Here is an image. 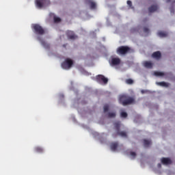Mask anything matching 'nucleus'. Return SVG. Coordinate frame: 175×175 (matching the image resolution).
Returning a JSON list of instances; mask_svg holds the SVG:
<instances>
[{
	"instance_id": "nucleus-12",
	"label": "nucleus",
	"mask_w": 175,
	"mask_h": 175,
	"mask_svg": "<svg viewBox=\"0 0 175 175\" xmlns=\"http://www.w3.org/2000/svg\"><path fill=\"white\" fill-rule=\"evenodd\" d=\"M152 58H154V59L159 60L161 59V57H162V55L161 54L160 51H156L152 53Z\"/></svg>"
},
{
	"instance_id": "nucleus-29",
	"label": "nucleus",
	"mask_w": 175,
	"mask_h": 175,
	"mask_svg": "<svg viewBox=\"0 0 175 175\" xmlns=\"http://www.w3.org/2000/svg\"><path fill=\"white\" fill-rule=\"evenodd\" d=\"M109 111V105H105L104 106V112L106 113Z\"/></svg>"
},
{
	"instance_id": "nucleus-30",
	"label": "nucleus",
	"mask_w": 175,
	"mask_h": 175,
	"mask_svg": "<svg viewBox=\"0 0 175 175\" xmlns=\"http://www.w3.org/2000/svg\"><path fill=\"white\" fill-rule=\"evenodd\" d=\"M127 5H129V6H130V8L132 6V1H127Z\"/></svg>"
},
{
	"instance_id": "nucleus-24",
	"label": "nucleus",
	"mask_w": 175,
	"mask_h": 175,
	"mask_svg": "<svg viewBox=\"0 0 175 175\" xmlns=\"http://www.w3.org/2000/svg\"><path fill=\"white\" fill-rule=\"evenodd\" d=\"M120 117H122V118H126V117H128V113H126V112H121L120 113Z\"/></svg>"
},
{
	"instance_id": "nucleus-19",
	"label": "nucleus",
	"mask_w": 175,
	"mask_h": 175,
	"mask_svg": "<svg viewBox=\"0 0 175 175\" xmlns=\"http://www.w3.org/2000/svg\"><path fill=\"white\" fill-rule=\"evenodd\" d=\"M157 85H161V87H169V83L166 82H157Z\"/></svg>"
},
{
	"instance_id": "nucleus-22",
	"label": "nucleus",
	"mask_w": 175,
	"mask_h": 175,
	"mask_svg": "<svg viewBox=\"0 0 175 175\" xmlns=\"http://www.w3.org/2000/svg\"><path fill=\"white\" fill-rule=\"evenodd\" d=\"M154 76H159V77H162V76H165V73L162 72H158V71H155L154 72Z\"/></svg>"
},
{
	"instance_id": "nucleus-11",
	"label": "nucleus",
	"mask_w": 175,
	"mask_h": 175,
	"mask_svg": "<svg viewBox=\"0 0 175 175\" xmlns=\"http://www.w3.org/2000/svg\"><path fill=\"white\" fill-rule=\"evenodd\" d=\"M38 40L40 42L42 46L44 47V49H50V44L47 43L46 41L42 40L40 37H38Z\"/></svg>"
},
{
	"instance_id": "nucleus-23",
	"label": "nucleus",
	"mask_w": 175,
	"mask_h": 175,
	"mask_svg": "<svg viewBox=\"0 0 175 175\" xmlns=\"http://www.w3.org/2000/svg\"><path fill=\"white\" fill-rule=\"evenodd\" d=\"M116 112H109V113H108V118H116Z\"/></svg>"
},
{
	"instance_id": "nucleus-6",
	"label": "nucleus",
	"mask_w": 175,
	"mask_h": 175,
	"mask_svg": "<svg viewBox=\"0 0 175 175\" xmlns=\"http://www.w3.org/2000/svg\"><path fill=\"white\" fill-rule=\"evenodd\" d=\"M96 79L98 83H103V84H107L109 83V79L102 75H98Z\"/></svg>"
},
{
	"instance_id": "nucleus-13",
	"label": "nucleus",
	"mask_w": 175,
	"mask_h": 175,
	"mask_svg": "<svg viewBox=\"0 0 175 175\" xmlns=\"http://www.w3.org/2000/svg\"><path fill=\"white\" fill-rule=\"evenodd\" d=\"M157 9H159L158 5H152L148 8L149 13H154V12H157Z\"/></svg>"
},
{
	"instance_id": "nucleus-25",
	"label": "nucleus",
	"mask_w": 175,
	"mask_h": 175,
	"mask_svg": "<svg viewBox=\"0 0 175 175\" xmlns=\"http://www.w3.org/2000/svg\"><path fill=\"white\" fill-rule=\"evenodd\" d=\"M54 22L55 23H61V18L54 16Z\"/></svg>"
},
{
	"instance_id": "nucleus-27",
	"label": "nucleus",
	"mask_w": 175,
	"mask_h": 175,
	"mask_svg": "<svg viewBox=\"0 0 175 175\" xmlns=\"http://www.w3.org/2000/svg\"><path fill=\"white\" fill-rule=\"evenodd\" d=\"M130 155L132 157L133 159H135L136 158V152H131Z\"/></svg>"
},
{
	"instance_id": "nucleus-5",
	"label": "nucleus",
	"mask_w": 175,
	"mask_h": 175,
	"mask_svg": "<svg viewBox=\"0 0 175 175\" xmlns=\"http://www.w3.org/2000/svg\"><path fill=\"white\" fill-rule=\"evenodd\" d=\"M50 4V0H36V6L39 9H42L43 6Z\"/></svg>"
},
{
	"instance_id": "nucleus-16",
	"label": "nucleus",
	"mask_w": 175,
	"mask_h": 175,
	"mask_svg": "<svg viewBox=\"0 0 175 175\" xmlns=\"http://www.w3.org/2000/svg\"><path fill=\"white\" fill-rule=\"evenodd\" d=\"M118 148V142H112L111 144V151H116Z\"/></svg>"
},
{
	"instance_id": "nucleus-33",
	"label": "nucleus",
	"mask_w": 175,
	"mask_h": 175,
	"mask_svg": "<svg viewBox=\"0 0 175 175\" xmlns=\"http://www.w3.org/2000/svg\"><path fill=\"white\" fill-rule=\"evenodd\" d=\"M161 163H159L158 164V167H161Z\"/></svg>"
},
{
	"instance_id": "nucleus-32",
	"label": "nucleus",
	"mask_w": 175,
	"mask_h": 175,
	"mask_svg": "<svg viewBox=\"0 0 175 175\" xmlns=\"http://www.w3.org/2000/svg\"><path fill=\"white\" fill-rule=\"evenodd\" d=\"M170 12H171V13L174 14V8H170Z\"/></svg>"
},
{
	"instance_id": "nucleus-4",
	"label": "nucleus",
	"mask_w": 175,
	"mask_h": 175,
	"mask_svg": "<svg viewBox=\"0 0 175 175\" xmlns=\"http://www.w3.org/2000/svg\"><path fill=\"white\" fill-rule=\"evenodd\" d=\"M73 66V60L66 58L63 63H62V68L63 69H70Z\"/></svg>"
},
{
	"instance_id": "nucleus-14",
	"label": "nucleus",
	"mask_w": 175,
	"mask_h": 175,
	"mask_svg": "<svg viewBox=\"0 0 175 175\" xmlns=\"http://www.w3.org/2000/svg\"><path fill=\"white\" fill-rule=\"evenodd\" d=\"M161 163H163V165H170V163H172V160L169 158L163 157L161 159Z\"/></svg>"
},
{
	"instance_id": "nucleus-1",
	"label": "nucleus",
	"mask_w": 175,
	"mask_h": 175,
	"mask_svg": "<svg viewBox=\"0 0 175 175\" xmlns=\"http://www.w3.org/2000/svg\"><path fill=\"white\" fill-rule=\"evenodd\" d=\"M114 127L116 131V133L113 134V137H116L117 135L119 136H121V137H126V132L125 131H120V128H121V122H116L114 123Z\"/></svg>"
},
{
	"instance_id": "nucleus-2",
	"label": "nucleus",
	"mask_w": 175,
	"mask_h": 175,
	"mask_svg": "<svg viewBox=\"0 0 175 175\" xmlns=\"http://www.w3.org/2000/svg\"><path fill=\"white\" fill-rule=\"evenodd\" d=\"M116 52L120 55H125L129 53H133V51H132V49H131V48L128 46H121L117 49Z\"/></svg>"
},
{
	"instance_id": "nucleus-8",
	"label": "nucleus",
	"mask_w": 175,
	"mask_h": 175,
	"mask_svg": "<svg viewBox=\"0 0 175 175\" xmlns=\"http://www.w3.org/2000/svg\"><path fill=\"white\" fill-rule=\"evenodd\" d=\"M66 36L68 39H70L71 40H75V39L77 38V36L75 35V33L72 31H68L66 32Z\"/></svg>"
},
{
	"instance_id": "nucleus-7",
	"label": "nucleus",
	"mask_w": 175,
	"mask_h": 175,
	"mask_svg": "<svg viewBox=\"0 0 175 175\" xmlns=\"http://www.w3.org/2000/svg\"><path fill=\"white\" fill-rule=\"evenodd\" d=\"M86 2L92 10H95V9H96V3L95 1L92 0H86Z\"/></svg>"
},
{
	"instance_id": "nucleus-26",
	"label": "nucleus",
	"mask_w": 175,
	"mask_h": 175,
	"mask_svg": "<svg viewBox=\"0 0 175 175\" xmlns=\"http://www.w3.org/2000/svg\"><path fill=\"white\" fill-rule=\"evenodd\" d=\"M126 84H133V79H128L126 80Z\"/></svg>"
},
{
	"instance_id": "nucleus-15",
	"label": "nucleus",
	"mask_w": 175,
	"mask_h": 175,
	"mask_svg": "<svg viewBox=\"0 0 175 175\" xmlns=\"http://www.w3.org/2000/svg\"><path fill=\"white\" fill-rule=\"evenodd\" d=\"M144 66L147 68V69H152V63L151 62H144Z\"/></svg>"
},
{
	"instance_id": "nucleus-10",
	"label": "nucleus",
	"mask_w": 175,
	"mask_h": 175,
	"mask_svg": "<svg viewBox=\"0 0 175 175\" xmlns=\"http://www.w3.org/2000/svg\"><path fill=\"white\" fill-rule=\"evenodd\" d=\"M135 102V99L132 97H127L126 100L124 101L123 103V106H126L128 105H132Z\"/></svg>"
},
{
	"instance_id": "nucleus-3",
	"label": "nucleus",
	"mask_w": 175,
	"mask_h": 175,
	"mask_svg": "<svg viewBox=\"0 0 175 175\" xmlns=\"http://www.w3.org/2000/svg\"><path fill=\"white\" fill-rule=\"evenodd\" d=\"M31 28L33 32H34L36 35H44V29H43L39 24L32 25Z\"/></svg>"
},
{
	"instance_id": "nucleus-28",
	"label": "nucleus",
	"mask_w": 175,
	"mask_h": 175,
	"mask_svg": "<svg viewBox=\"0 0 175 175\" xmlns=\"http://www.w3.org/2000/svg\"><path fill=\"white\" fill-rule=\"evenodd\" d=\"M144 32L147 34L150 33V29L148 27H144Z\"/></svg>"
},
{
	"instance_id": "nucleus-18",
	"label": "nucleus",
	"mask_w": 175,
	"mask_h": 175,
	"mask_svg": "<svg viewBox=\"0 0 175 175\" xmlns=\"http://www.w3.org/2000/svg\"><path fill=\"white\" fill-rule=\"evenodd\" d=\"M151 140L144 139V147H149L151 145Z\"/></svg>"
},
{
	"instance_id": "nucleus-9",
	"label": "nucleus",
	"mask_w": 175,
	"mask_h": 175,
	"mask_svg": "<svg viewBox=\"0 0 175 175\" xmlns=\"http://www.w3.org/2000/svg\"><path fill=\"white\" fill-rule=\"evenodd\" d=\"M111 64L113 66L120 65L121 64V59H120L118 57H113L111 59Z\"/></svg>"
},
{
	"instance_id": "nucleus-21",
	"label": "nucleus",
	"mask_w": 175,
	"mask_h": 175,
	"mask_svg": "<svg viewBox=\"0 0 175 175\" xmlns=\"http://www.w3.org/2000/svg\"><path fill=\"white\" fill-rule=\"evenodd\" d=\"M35 151L36 152H39L40 154L43 152V148L40 146H37L35 148Z\"/></svg>"
},
{
	"instance_id": "nucleus-31",
	"label": "nucleus",
	"mask_w": 175,
	"mask_h": 175,
	"mask_svg": "<svg viewBox=\"0 0 175 175\" xmlns=\"http://www.w3.org/2000/svg\"><path fill=\"white\" fill-rule=\"evenodd\" d=\"M170 2H172V3H175V0H167V3H169Z\"/></svg>"
},
{
	"instance_id": "nucleus-17",
	"label": "nucleus",
	"mask_w": 175,
	"mask_h": 175,
	"mask_svg": "<svg viewBox=\"0 0 175 175\" xmlns=\"http://www.w3.org/2000/svg\"><path fill=\"white\" fill-rule=\"evenodd\" d=\"M128 98L126 95L120 96L119 98V103H121L122 105H124V102L126 100V98Z\"/></svg>"
},
{
	"instance_id": "nucleus-20",
	"label": "nucleus",
	"mask_w": 175,
	"mask_h": 175,
	"mask_svg": "<svg viewBox=\"0 0 175 175\" xmlns=\"http://www.w3.org/2000/svg\"><path fill=\"white\" fill-rule=\"evenodd\" d=\"M158 36L160 37V38H166V36H167V33L163 32V31H159L158 33Z\"/></svg>"
}]
</instances>
